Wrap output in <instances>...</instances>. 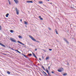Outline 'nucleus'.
I'll return each instance as SVG.
<instances>
[{
    "label": "nucleus",
    "mask_w": 76,
    "mask_h": 76,
    "mask_svg": "<svg viewBox=\"0 0 76 76\" xmlns=\"http://www.w3.org/2000/svg\"><path fill=\"white\" fill-rule=\"evenodd\" d=\"M15 10L17 14V15H19V11L18 10L17 8H15Z\"/></svg>",
    "instance_id": "f257e3e1"
},
{
    "label": "nucleus",
    "mask_w": 76,
    "mask_h": 76,
    "mask_svg": "<svg viewBox=\"0 0 76 76\" xmlns=\"http://www.w3.org/2000/svg\"><path fill=\"white\" fill-rule=\"evenodd\" d=\"M18 42V43H19V44H21V45H25V44H23V43H22L18 41H17Z\"/></svg>",
    "instance_id": "f03ea898"
},
{
    "label": "nucleus",
    "mask_w": 76,
    "mask_h": 76,
    "mask_svg": "<svg viewBox=\"0 0 76 76\" xmlns=\"http://www.w3.org/2000/svg\"><path fill=\"white\" fill-rule=\"evenodd\" d=\"M10 40L12 41V42H16V41L15 40H13V38H10Z\"/></svg>",
    "instance_id": "7ed1b4c3"
},
{
    "label": "nucleus",
    "mask_w": 76,
    "mask_h": 76,
    "mask_svg": "<svg viewBox=\"0 0 76 76\" xmlns=\"http://www.w3.org/2000/svg\"><path fill=\"white\" fill-rule=\"evenodd\" d=\"M14 1L15 2V3L16 4H18L19 3V1L18 0H14Z\"/></svg>",
    "instance_id": "20e7f679"
},
{
    "label": "nucleus",
    "mask_w": 76,
    "mask_h": 76,
    "mask_svg": "<svg viewBox=\"0 0 76 76\" xmlns=\"http://www.w3.org/2000/svg\"><path fill=\"white\" fill-rule=\"evenodd\" d=\"M0 45H1V46H2L3 47H6V46L5 45L3 44L2 43L0 42Z\"/></svg>",
    "instance_id": "39448f33"
},
{
    "label": "nucleus",
    "mask_w": 76,
    "mask_h": 76,
    "mask_svg": "<svg viewBox=\"0 0 76 76\" xmlns=\"http://www.w3.org/2000/svg\"><path fill=\"white\" fill-rule=\"evenodd\" d=\"M64 41H65L66 42V43H67V44H69V42H68V41L67 40V39H64Z\"/></svg>",
    "instance_id": "423d86ee"
},
{
    "label": "nucleus",
    "mask_w": 76,
    "mask_h": 76,
    "mask_svg": "<svg viewBox=\"0 0 76 76\" xmlns=\"http://www.w3.org/2000/svg\"><path fill=\"white\" fill-rule=\"evenodd\" d=\"M32 54L34 56V57H35L36 58H37V57L35 55V54H34V53L33 52L32 53Z\"/></svg>",
    "instance_id": "0eeeda50"
},
{
    "label": "nucleus",
    "mask_w": 76,
    "mask_h": 76,
    "mask_svg": "<svg viewBox=\"0 0 76 76\" xmlns=\"http://www.w3.org/2000/svg\"><path fill=\"white\" fill-rule=\"evenodd\" d=\"M27 3H33V2L31 1H26Z\"/></svg>",
    "instance_id": "6e6552de"
},
{
    "label": "nucleus",
    "mask_w": 76,
    "mask_h": 76,
    "mask_svg": "<svg viewBox=\"0 0 76 76\" xmlns=\"http://www.w3.org/2000/svg\"><path fill=\"white\" fill-rule=\"evenodd\" d=\"M42 69H43L44 70H45V71H46V70H45V68H44V66H42Z\"/></svg>",
    "instance_id": "1a4fd4ad"
},
{
    "label": "nucleus",
    "mask_w": 76,
    "mask_h": 76,
    "mask_svg": "<svg viewBox=\"0 0 76 76\" xmlns=\"http://www.w3.org/2000/svg\"><path fill=\"white\" fill-rule=\"evenodd\" d=\"M63 76H66V75H67V73H65L64 74H63Z\"/></svg>",
    "instance_id": "9d476101"
},
{
    "label": "nucleus",
    "mask_w": 76,
    "mask_h": 76,
    "mask_svg": "<svg viewBox=\"0 0 76 76\" xmlns=\"http://www.w3.org/2000/svg\"><path fill=\"white\" fill-rule=\"evenodd\" d=\"M58 72H62V70L61 69H58Z\"/></svg>",
    "instance_id": "9b49d317"
},
{
    "label": "nucleus",
    "mask_w": 76,
    "mask_h": 76,
    "mask_svg": "<svg viewBox=\"0 0 76 76\" xmlns=\"http://www.w3.org/2000/svg\"><path fill=\"white\" fill-rule=\"evenodd\" d=\"M46 72H47V73H49V72L48 71V69L47 68H46Z\"/></svg>",
    "instance_id": "f8f14e48"
},
{
    "label": "nucleus",
    "mask_w": 76,
    "mask_h": 76,
    "mask_svg": "<svg viewBox=\"0 0 76 76\" xmlns=\"http://www.w3.org/2000/svg\"><path fill=\"white\" fill-rule=\"evenodd\" d=\"M55 31L56 34H58V31H57V29H55Z\"/></svg>",
    "instance_id": "ddd939ff"
},
{
    "label": "nucleus",
    "mask_w": 76,
    "mask_h": 76,
    "mask_svg": "<svg viewBox=\"0 0 76 76\" xmlns=\"http://www.w3.org/2000/svg\"><path fill=\"white\" fill-rule=\"evenodd\" d=\"M31 39L33 40V41H36V40L34 38H31Z\"/></svg>",
    "instance_id": "4468645a"
},
{
    "label": "nucleus",
    "mask_w": 76,
    "mask_h": 76,
    "mask_svg": "<svg viewBox=\"0 0 76 76\" xmlns=\"http://www.w3.org/2000/svg\"><path fill=\"white\" fill-rule=\"evenodd\" d=\"M39 3L40 4H42V3H43V2L42 1H39Z\"/></svg>",
    "instance_id": "2eb2a0df"
},
{
    "label": "nucleus",
    "mask_w": 76,
    "mask_h": 76,
    "mask_svg": "<svg viewBox=\"0 0 76 76\" xmlns=\"http://www.w3.org/2000/svg\"><path fill=\"white\" fill-rule=\"evenodd\" d=\"M9 13H7L6 15V17H7H7H8V16H9Z\"/></svg>",
    "instance_id": "dca6fc26"
},
{
    "label": "nucleus",
    "mask_w": 76,
    "mask_h": 76,
    "mask_svg": "<svg viewBox=\"0 0 76 76\" xmlns=\"http://www.w3.org/2000/svg\"><path fill=\"white\" fill-rule=\"evenodd\" d=\"M24 23L25 25H28V23L25 21H24Z\"/></svg>",
    "instance_id": "f3484780"
},
{
    "label": "nucleus",
    "mask_w": 76,
    "mask_h": 76,
    "mask_svg": "<svg viewBox=\"0 0 76 76\" xmlns=\"http://www.w3.org/2000/svg\"><path fill=\"white\" fill-rule=\"evenodd\" d=\"M48 59H49V57H47L46 58V60H48Z\"/></svg>",
    "instance_id": "a211bd4d"
},
{
    "label": "nucleus",
    "mask_w": 76,
    "mask_h": 76,
    "mask_svg": "<svg viewBox=\"0 0 76 76\" xmlns=\"http://www.w3.org/2000/svg\"><path fill=\"white\" fill-rule=\"evenodd\" d=\"M29 37L30 38H33L31 35H29Z\"/></svg>",
    "instance_id": "6ab92c4d"
},
{
    "label": "nucleus",
    "mask_w": 76,
    "mask_h": 76,
    "mask_svg": "<svg viewBox=\"0 0 76 76\" xmlns=\"http://www.w3.org/2000/svg\"><path fill=\"white\" fill-rule=\"evenodd\" d=\"M18 37L19 38H22V36H18Z\"/></svg>",
    "instance_id": "aec40b11"
},
{
    "label": "nucleus",
    "mask_w": 76,
    "mask_h": 76,
    "mask_svg": "<svg viewBox=\"0 0 76 76\" xmlns=\"http://www.w3.org/2000/svg\"><path fill=\"white\" fill-rule=\"evenodd\" d=\"M28 55L29 56H32V54L31 53L28 54Z\"/></svg>",
    "instance_id": "412c9836"
},
{
    "label": "nucleus",
    "mask_w": 76,
    "mask_h": 76,
    "mask_svg": "<svg viewBox=\"0 0 76 76\" xmlns=\"http://www.w3.org/2000/svg\"><path fill=\"white\" fill-rule=\"evenodd\" d=\"M10 32H11V33H13V31L12 30H11L10 31Z\"/></svg>",
    "instance_id": "4be33fe9"
},
{
    "label": "nucleus",
    "mask_w": 76,
    "mask_h": 76,
    "mask_svg": "<svg viewBox=\"0 0 76 76\" xmlns=\"http://www.w3.org/2000/svg\"><path fill=\"white\" fill-rule=\"evenodd\" d=\"M7 73L8 74H10V72L9 71L7 72Z\"/></svg>",
    "instance_id": "5701e85b"
},
{
    "label": "nucleus",
    "mask_w": 76,
    "mask_h": 76,
    "mask_svg": "<svg viewBox=\"0 0 76 76\" xmlns=\"http://www.w3.org/2000/svg\"><path fill=\"white\" fill-rule=\"evenodd\" d=\"M49 76H51V74H50V73H49V72H48V73Z\"/></svg>",
    "instance_id": "b1692460"
},
{
    "label": "nucleus",
    "mask_w": 76,
    "mask_h": 76,
    "mask_svg": "<svg viewBox=\"0 0 76 76\" xmlns=\"http://www.w3.org/2000/svg\"><path fill=\"white\" fill-rule=\"evenodd\" d=\"M1 26H0V30H1Z\"/></svg>",
    "instance_id": "393cba45"
},
{
    "label": "nucleus",
    "mask_w": 76,
    "mask_h": 76,
    "mask_svg": "<svg viewBox=\"0 0 76 76\" xmlns=\"http://www.w3.org/2000/svg\"><path fill=\"white\" fill-rule=\"evenodd\" d=\"M2 54H3V55H7V54H5L4 53H2Z\"/></svg>",
    "instance_id": "a878e982"
},
{
    "label": "nucleus",
    "mask_w": 76,
    "mask_h": 76,
    "mask_svg": "<svg viewBox=\"0 0 76 76\" xmlns=\"http://www.w3.org/2000/svg\"><path fill=\"white\" fill-rule=\"evenodd\" d=\"M67 65L68 66H69V64L68 62L67 63Z\"/></svg>",
    "instance_id": "bb28decb"
},
{
    "label": "nucleus",
    "mask_w": 76,
    "mask_h": 76,
    "mask_svg": "<svg viewBox=\"0 0 76 76\" xmlns=\"http://www.w3.org/2000/svg\"><path fill=\"white\" fill-rule=\"evenodd\" d=\"M18 53H19L20 54L21 53H20V52H19V50L18 51Z\"/></svg>",
    "instance_id": "cd10ccee"
},
{
    "label": "nucleus",
    "mask_w": 76,
    "mask_h": 76,
    "mask_svg": "<svg viewBox=\"0 0 76 76\" xmlns=\"http://www.w3.org/2000/svg\"><path fill=\"white\" fill-rule=\"evenodd\" d=\"M40 20H43V19L42 18H40Z\"/></svg>",
    "instance_id": "c85d7f7f"
},
{
    "label": "nucleus",
    "mask_w": 76,
    "mask_h": 76,
    "mask_svg": "<svg viewBox=\"0 0 76 76\" xmlns=\"http://www.w3.org/2000/svg\"><path fill=\"white\" fill-rule=\"evenodd\" d=\"M49 50H50V51H52V49H49Z\"/></svg>",
    "instance_id": "c756f323"
},
{
    "label": "nucleus",
    "mask_w": 76,
    "mask_h": 76,
    "mask_svg": "<svg viewBox=\"0 0 76 76\" xmlns=\"http://www.w3.org/2000/svg\"><path fill=\"white\" fill-rule=\"evenodd\" d=\"M9 4L10 5L11 4L10 3V1L9 2Z\"/></svg>",
    "instance_id": "7c9ffc66"
},
{
    "label": "nucleus",
    "mask_w": 76,
    "mask_h": 76,
    "mask_svg": "<svg viewBox=\"0 0 76 76\" xmlns=\"http://www.w3.org/2000/svg\"><path fill=\"white\" fill-rule=\"evenodd\" d=\"M51 66H48V69H49V70H50V68Z\"/></svg>",
    "instance_id": "2f4dec72"
},
{
    "label": "nucleus",
    "mask_w": 76,
    "mask_h": 76,
    "mask_svg": "<svg viewBox=\"0 0 76 76\" xmlns=\"http://www.w3.org/2000/svg\"><path fill=\"white\" fill-rule=\"evenodd\" d=\"M48 29L49 30H51V28H50V27H48Z\"/></svg>",
    "instance_id": "473e14b6"
},
{
    "label": "nucleus",
    "mask_w": 76,
    "mask_h": 76,
    "mask_svg": "<svg viewBox=\"0 0 76 76\" xmlns=\"http://www.w3.org/2000/svg\"><path fill=\"white\" fill-rule=\"evenodd\" d=\"M15 51H17V52H18V50H15Z\"/></svg>",
    "instance_id": "72a5a7b5"
},
{
    "label": "nucleus",
    "mask_w": 76,
    "mask_h": 76,
    "mask_svg": "<svg viewBox=\"0 0 76 76\" xmlns=\"http://www.w3.org/2000/svg\"><path fill=\"white\" fill-rule=\"evenodd\" d=\"M11 50H15V49H13V48H11Z\"/></svg>",
    "instance_id": "f704fd0d"
},
{
    "label": "nucleus",
    "mask_w": 76,
    "mask_h": 76,
    "mask_svg": "<svg viewBox=\"0 0 76 76\" xmlns=\"http://www.w3.org/2000/svg\"><path fill=\"white\" fill-rule=\"evenodd\" d=\"M39 60L40 61H41V58H39Z\"/></svg>",
    "instance_id": "c9c22d12"
},
{
    "label": "nucleus",
    "mask_w": 76,
    "mask_h": 76,
    "mask_svg": "<svg viewBox=\"0 0 76 76\" xmlns=\"http://www.w3.org/2000/svg\"><path fill=\"white\" fill-rule=\"evenodd\" d=\"M51 73H52L54 74V72H53V71H52V72H51Z\"/></svg>",
    "instance_id": "e433bc0d"
},
{
    "label": "nucleus",
    "mask_w": 76,
    "mask_h": 76,
    "mask_svg": "<svg viewBox=\"0 0 76 76\" xmlns=\"http://www.w3.org/2000/svg\"><path fill=\"white\" fill-rule=\"evenodd\" d=\"M49 4H52V3H51V2H49Z\"/></svg>",
    "instance_id": "4c0bfd02"
},
{
    "label": "nucleus",
    "mask_w": 76,
    "mask_h": 76,
    "mask_svg": "<svg viewBox=\"0 0 76 76\" xmlns=\"http://www.w3.org/2000/svg\"><path fill=\"white\" fill-rule=\"evenodd\" d=\"M36 41V42H39V41Z\"/></svg>",
    "instance_id": "58836bf2"
},
{
    "label": "nucleus",
    "mask_w": 76,
    "mask_h": 76,
    "mask_svg": "<svg viewBox=\"0 0 76 76\" xmlns=\"http://www.w3.org/2000/svg\"><path fill=\"white\" fill-rule=\"evenodd\" d=\"M39 18H40V19L41 18V16H39Z\"/></svg>",
    "instance_id": "ea45409f"
},
{
    "label": "nucleus",
    "mask_w": 76,
    "mask_h": 76,
    "mask_svg": "<svg viewBox=\"0 0 76 76\" xmlns=\"http://www.w3.org/2000/svg\"><path fill=\"white\" fill-rule=\"evenodd\" d=\"M37 49H35V51H37Z\"/></svg>",
    "instance_id": "a19ab883"
},
{
    "label": "nucleus",
    "mask_w": 76,
    "mask_h": 76,
    "mask_svg": "<svg viewBox=\"0 0 76 76\" xmlns=\"http://www.w3.org/2000/svg\"><path fill=\"white\" fill-rule=\"evenodd\" d=\"M42 59H44V56H42Z\"/></svg>",
    "instance_id": "79ce46f5"
},
{
    "label": "nucleus",
    "mask_w": 76,
    "mask_h": 76,
    "mask_svg": "<svg viewBox=\"0 0 76 76\" xmlns=\"http://www.w3.org/2000/svg\"><path fill=\"white\" fill-rule=\"evenodd\" d=\"M26 58H28V59H29V58H28V57H27V56H26Z\"/></svg>",
    "instance_id": "37998d69"
},
{
    "label": "nucleus",
    "mask_w": 76,
    "mask_h": 76,
    "mask_svg": "<svg viewBox=\"0 0 76 76\" xmlns=\"http://www.w3.org/2000/svg\"><path fill=\"white\" fill-rule=\"evenodd\" d=\"M28 59L29 61H31V60H30V59H29V58H28Z\"/></svg>",
    "instance_id": "c03bdc74"
},
{
    "label": "nucleus",
    "mask_w": 76,
    "mask_h": 76,
    "mask_svg": "<svg viewBox=\"0 0 76 76\" xmlns=\"http://www.w3.org/2000/svg\"><path fill=\"white\" fill-rule=\"evenodd\" d=\"M20 21L21 22H22V19H20Z\"/></svg>",
    "instance_id": "a18cd8bd"
},
{
    "label": "nucleus",
    "mask_w": 76,
    "mask_h": 76,
    "mask_svg": "<svg viewBox=\"0 0 76 76\" xmlns=\"http://www.w3.org/2000/svg\"><path fill=\"white\" fill-rule=\"evenodd\" d=\"M23 56L24 57L25 56V55H24V54H23Z\"/></svg>",
    "instance_id": "49530a36"
},
{
    "label": "nucleus",
    "mask_w": 76,
    "mask_h": 76,
    "mask_svg": "<svg viewBox=\"0 0 76 76\" xmlns=\"http://www.w3.org/2000/svg\"><path fill=\"white\" fill-rule=\"evenodd\" d=\"M23 56L24 57L25 56V55H24V54H23Z\"/></svg>",
    "instance_id": "de8ad7c7"
},
{
    "label": "nucleus",
    "mask_w": 76,
    "mask_h": 76,
    "mask_svg": "<svg viewBox=\"0 0 76 76\" xmlns=\"http://www.w3.org/2000/svg\"><path fill=\"white\" fill-rule=\"evenodd\" d=\"M8 2H10V0H8Z\"/></svg>",
    "instance_id": "09e8293b"
},
{
    "label": "nucleus",
    "mask_w": 76,
    "mask_h": 76,
    "mask_svg": "<svg viewBox=\"0 0 76 76\" xmlns=\"http://www.w3.org/2000/svg\"><path fill=\"white\" fill-rule=\"evenodd\" d=\"M24 57H26V55H25V56H24Z\"/></svg>",
    "instance_id": "8fccbe9b"
},
{
    "label": "nucleus",
    "mask_w": 76,
    "mask_h": 76,
    "mask_svg": "<svg viewBox=\"0 0 76 76\" xmlns=\"http://www.w3.org/2000/svg\"><path fill=\"white\" fill-rule=\"evenodd\" d=\"M61 69H63V68H61Z\"/></svg>",
    "instance_id": "3c124183"
},
{
    "label": "nucleus",
    "mask_w": 76,
    "mask_h": 76,
    "mask_svg": "<svg viewBox=\"0 0 76 76\" xmlns=\"http://www.w3.org/2000/svg\"><path fill=\"white\" fill-rule=\"evenodd\" d=\"M47 1H49V0H47Z\"/></svg>",
    "instance_id": "603ef678"
},
{
    "label": "nucleus",
    "mask_w": 76,
    "mask_h": 76,
    "mask_svg": "<svg viewBox=\"0 0 76 76\" xmlns=\"http://www.w3.org/2000/svg\"><path fill=\"white\" fill-rule=\"evenodd\" d=\"M42 50H43V51H44V49H42Z\"/></svg>",
    "instance_id": "864d4df0"
},
{
    "label": "nucleus",
    "mask_w": 76,
    "mask_h": 76,
    "mask_svg": "<svg viewBox=\"0 0 76 76\" xmlns=\"http://www.w3.org/2000/svg\"><path fill=\"white\" fill-rule=\"evenodd\" d=\"M18 45H19V44H18Z\"/></svg>",
    "instance_id": "5fc2aeb1"
},
{
    "label": "nucleus",
    "mask_w": 76,
    "mask_h": 76,
    "mask_svg": "<svg viewBox=\"0 0 76 76\" xmlns=\"http://www.w3.org/2000/svg\"><path fill=\"white\" fill-rule=\"evenodd\" d=\"M9 48H11L10 47H9Z\"/></svg>",
    "instance_id": "6e6d98bb"
},
{
    "label": "nucleus",
    "mask_w": 76,
    "mask_h": 76,
    "mask_svg": "<svg viewBox=\"0 0 76 76\" xmlns=\"http://www.w3.org/2000/svg\"><path fill=\"white\" fill-rule=\"evenodd\" d=\"M55 75H57V74H55Z\"/></svg>",
    "instance_id": "4d7b16f0"
},
{
    "label": "nucleus",
    "mask_w": 76,
    "mask_h": 76,
    "mask_svg": "<svg viewBox=\"0 0 76 76\" xmlns=\"http://www.w3.org/2000/svg\"><path fill=\"white\" fill-rule=\"evenodd\" d=\"M52 6H53V5Z\"/></svg>",
    "instance_id": "13d9d810"
},
{
    "label": "nucleus",
    "mask_w": 76,
    "mask_h": 76,
    "mask_svg": "<svg viewBox=\"0 0 76 76\" xmlns=\"http://www.w3.org/2000/svg\"><path fill=\"white\" fill-rule=\"evenodd\" d=\"M52 6H53V5Z\"/></svg>",
    "instance_id": "bf43d9fd"
},
{
    "label": "nucleus",
    "mask_w": 76,
    "mask_h": 76,
    "mask_svg": "<svg viewBox=\"0 0 76 76\" xmlns=\"http://www.w3.org/2000/svg\"><path fill=\"white\" fill-rule=\"evenodd\" d=\"M28 12H29L28 11Z\"/></svg>",
    "instance_id": "052dcab7"
}]
</instances>
